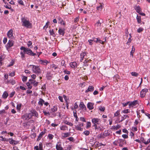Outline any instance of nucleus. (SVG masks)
<instances>
[{"label": "nucleus", "instance_id": "obj_1", "mask_svg": "<svg viewBox=\"0 0 150 150\" xmlns=\"http://www.w3.org/2000/svg\"><path fill=\"white\" fill-rule=\"evenodd\" d=\"M21 50H23V51L20 52V54L21 55V58L23 59H24L25 57V54H26L30 56H34L36 55V53H33L32 50L30 49L25 48V47L22 46L20 48Z\"/></svg>", "mask_w": 150, "mask_h": 150}, {"label": "nucleus", "instance_id": "obj_2", "mask_svg": "<svg viewBox=\"0 0 150 150\" xmlns=\"http://www.w3.org/2000/svg\"><path fill=\"white\" fill-rule=\"evenodd\" d=\"M22 25L27 28H31L32 24L28 20H27V18L22 17L21 19Z\"/></svg>", "mask_w": 150, "mask_h": 150}, {"label": "nucleus", "instance_id": "obj_3", "mask_svg": "<svg viewBox=\"0 0 150 150\" xmlns=\"http://www.w3.org/2000/svg\"><path fill=\"white\" fill-rule=\"evenodd\" d=\"M30 66H32V70L33 73L37 75H40L41 74V70L38 66L30 65Z\"/></svg>", "mask_w": 150, "mask_h": 150}, {"label": "nucleus", "instance_id": "obj_4", "mask_svg": "<svg viewBox=\"0 0 150 150\" xmlns=\"http://www.w3.org/2000/svg\"><path fill=\"white\" fill-rule=\"evenodd\" d=\"M100 121V119L97 118H93L92 120V122L94 125L93 126V127H95V129H99L101 130V128L100 127H97V124H99V122Z\"/></svg>", "mask_w": 150, "mask_h": 150}, {"label": "nucleus", "instance_id": "obj_5", "mask_svg": "<svg viewBox=\"0 0 150 150\" xmlns=\"http://www.w3.org/2000/svg\"><path fill=\"white\" fill-rule=\"evenodd\" d=\"M56 148L57 150H64V149L62 146V143L59 141L57 142L56 145Z\"/></svg>", "mask_w": 150, "mask_h": 150}, {"label": "nucleus", "instance_id": "obj_6", "mask_svg": "<svg viewBox=\"0 0 150 150\" xmlns=\"http://www.w3.org/2000/svg\"><path fill=\"white\" fill-rule=\"evenodd\" d=\"M14 41L12 40H9L6 45V47L7 50L9 49L11 47L13 46L14 45Z\"/></svg>", "mask_w": 150, "mask_h": 150}, {"label": "nucleus", "instance_id": "obj_7", "mask_svg": "<svg viewBox=\"0 0 150 150\" xmlns=\"http://www.w3.org/2000/svg\"><path fill=\"white\" fill-rule=\"evenodd\" d=\"M83 123H80L78 125L75 126V129L76 130L80 131H82L83 130V128L81 127L83 126Z\"/></svg>", "mask_w": 150, "mask_h": 150}, {"label": "nucleus", "instance_id": "obj_8", "mask_svg": "<svg viewBox=\"0 0 150 150\" xmlns=\"http://www.w3.org/2000/svg\"><path fill=\"white\" fill-rule=\"evenodd\" d=\"M148 91V89L147 88L143 89L140 92V96L142 98H144L146 95L147 92Z\"/></svg>", "mask_w": 150, "mask_h": 150}, {"label": "nucleus", "instance_id": "obj_9", "mask_svg": "<svg viewBox=\"0 0 150 150\" xmlns=\"http://www.w3.org/2000/svg\"><path fill=\"white\" fill-rule=\"evenodd\" d=\"M13 33V30L12 29H11L7 33V35L8 37L11 39H13L14 38Z\"/></svg>", "mask_w": 150, "mask_h": 150}, {"label": "nucleus", "instance_id": "obj_10", "mask_svg": "<svg viewBox=\"0 0 150 150\" xmlns=\"http://www.w3.org/2000/svg\"><path fill=\"white\" fill-rule=\"evenodd\" d=\"M139 102L138 100H134L132 102H130V103L129 104V108L131 107H133L134 106L136 105L137 104H138Z\"/></svg>", "mask_w": 150, "mask_h": 150}, {"label": "nucleus", "instance_id": "obj_11", "mask_svg": "<svg viewBox=\"0 0 150 150\" xmlns=\"http://www.w3.org/2000/svg\"><path fill=\"white\" fill-rule=\"evenodd\" d=\"M108 133H101L97 136V138L98 139H100L101 138H104L107 137L108 135L107 134Z\"/></svg>", "mask_w": 150, "mask_h": 150}, {"label": "nucleus", "instance_id": "obj_12", "mask_svg": "<svg viewBox=\"0 0 150 150\" xmlns=\"http://www.w3.org/2000/svg\"><path fill=\"white\" fill-rule=\"evenodd\" d=\"M79 107L83 111H86V108L83 102H80L79 105Z\"/></svg>", "mask_w": 150, "mask_h": 150}, {"label": "nucleus", "instance_id": "obj_13", "mask_svg": "<svg viewBox=\"0 0 150 150\" xmlns=\"http://www.w3.org/2000/svg\"><path fill=\"white\" fill-rule=\"evenodd\" d=\"M45 130L46 131V129H44V131H42L40 133L39 135L38 136V138L37 139V141H39L41 139V138L42 137L43 135L45 134L46 132L45 131Z\"/></svg>", "mask_w": 150, "mask_h": 150}, {"label": "nucleus", "instance_id": "obj_14", "mask_svg": "<svg viewBox=\"0 0 150 150\" xmlns=\"http://www.w3.org/2000/svg\"><path fill=\"white\" fill-rule=\"evenodd\" d=\"M57 19L58 21V23H59L63 25H65V23L61 17L59 16L57 18Z\"/></svg>", "mask_w": 150, "mask_h": 150}, {"label": "nucleus", "instance_id": "obj_15", "mask_svg": "<svg viewBox=\"0 0 150 150\" xmlns=\"http://www.w3.org/2000/svg\"><path fill=\"white\" fill-rule=\"evenodd\" d=\"M94 105L93 103L89 102L88 103L87 105V107L90 110H91L94 108Z\"/></svg>", "mask_w": 150, "mask_h": 150}, {"label": "nucleus", "instance_id": "obj_16", "mask_svg": "<svg viewBox=\"0 0 150 150\" xmlns=\"http://www.w3.org/2000/svg\"><path fill=\"white\" fill-rule=\"evenodd\" d=\"M129 117L127 115H125L121 117V120H120V118H118L117 119L119 121V122H122L124 120L126 119V118H129Z\"/></svg>", "mask_w": 150, "mask_h": 150}, {"label": "nucleus", "instance_id": "obj_17", "mask_svg": "<svg viewBox=\"0 0 150 150\" xmlns=\"http://www.w3.org/2000/svg\"><path fill=\"white\" fill-rule=\"evenodd\" d=\"M94 90V87L92 86H89L88 89L85 91V93H86L89 91H93Z\"/></svg>", "mask_w": 150, "mask_h": 150}, {"label": "nucleus", "instance_id": "obj_18", "mask_svg": "<svg viewBox=\"0 0 150 150\" xmlns=\"http://www.w3.org/2000/svg\"><path fill=\"white\" fill-rule=\"evenodd\" d=\"M64 29L59 28L58 30V33L59 35L64 36L65 33Z\"/></svg>", "mask_w": 150, "mask_h": 150}, {"label": "nucleus", "instance_id": "obj_19", "mask_svg": "<svg viewBox=\"0 0 150 150\" xmlns=\"http://www.w3.org/2000/svg\"><path fill=\"white\" fill-rule=\"evenodd\" d=\"M70 65L71 67L75 68L77 67V63L75 62H71L70 63Z\"/></svg>", "mask_w": 150, "mask_h": 150}, {"label": "nucleus", "instance_id": "obj_20", "mask_svg": "<svg viewBox=\"0 0 150 150\" xmlns=\"http://www.w3.org/2000/svg\"><path fill=\"white\" fill-rule=\"evenodd\" d=\"M70 132L64 133L62 134V137L63 138H65L70 136Z\"/></svg>", "mask_w": 150, "mask_h": 150}, {"label": "nucleus", "instance_id": "obj_21", "mask_svg": "<svg viewBox=\"0 0 150 150\" xmlns=\"http://www.w3.org/2000/svg\"><path fill=\"white\" fill-rule=\"evenodd\" d=\"M95 27H97V29L101 28V23L99 20H98L95 24Z\"/></svg>", "mask_w": 150, "mask_h": 150}, {"label": "nucleus", "instance_id": "obj_22", "mask_svg": "<svg viewBox=\"0 0 150 150\" xmlns=\"http://www.w3.org/2000/svg\"><path fill=\"white\" fill-rule=\"evenodd\" d=\"M100 4V5L97 6L96 9L98 11H101L103 8V4L101 3Z\"/></svg>", "mask_w": 150, "mask_h": 150}, {"label": "nucleus", "instance_id": "obj_23", "mask_svg": "<svg viewBox=\"0 0 150 150\" xmlns=\"http://www.w3.org/2000/svg\"><path fill=\"white\" fill-rule=\"evenodd\" d=\"M6 82L7 83H11L12 85H13L14 84H15L16 83V81H15L13 79H10L9 80H7V81H6Z\"/></svg>", "mask_w": 150, "mask_h": 150}, {"label": "nucleus", "instance_id": "obj_24", "mask_svg": "<svg viewBox=\"0 0 150 150\" xmlns=\"http://www.w3.org/2000/svg\"><path fill=\"white\" fill-rule=\"evenodd\" d=\"M60 129L63 131L67 130H68V127L65 125H62L60 127Z\"/></svg>", "mask_w": 150, "mask_h": 150}, {"label": "nucleus", "instance_id": "obj_25", "mask_svg": "<svg viewBox=\"0 0 150 150\" xmlns=\"http://www.w3.org/2000/svg\"><path fill=\"white\" fill-rule=\"evenodd\" d=\"M44 100L41 98H40L38 102V104L40 106H42L44 103Z\"/></svg>", "mask_w": 150, "mask_h": 150}, {"label": "nucleus", "instance_id": "obj_26", "mask_svg": "<svg viewBox=\"0 0 150 150\" xmlns=\"http://www.w3.org/2000/svg\"><path fill=\"white\" fill-rule=\"evenodd\" d=\"M40 62H41L40 63L41 64L45 65H46L48 63H49V62L46 60H40Z\"/></svg>", "mask_w": 150, "mask_h": 150}, {"label": "nucleus", "instance_id": "obj_27", "mask_svg": "<svg viewBox=\"0 0 150 150\" xmlns=\"http://www.w3.org/2000/svg\"><path fill=\"white\" fill-rule=\"evenodd\" d=\"M135 9L136 11L138 13H140L142 12L141 9L139 6H135Z\"/></svg>", "mask_w": 150, "mask_h": 150}, {"label": "nucleus", "instance_id": "obj_28", "mask_svg": "<svg viewBox=\"0 0 150 150\" xmlns=\"http://www.w3.org/2000/svg\"><path fill=\"white\" fill-rule=\"evenodd\" d=\"M120 110H117L115 113L114 114V117H118L119 118L120 116Z\"/></svg>", "mask_w": 150, "mask_h": 150}, {"label": "nucleus", "instance_id": "obj_29", "mask_svg": "<svg viewBox=\"0 0 150 150\" xmlns=\"http://www.w3.org/2000/svg\"><path fill=\"white\" fill-rule=\"evenodd\" d=\"M33 115V116H35V117H37L38 116V113L36 112V111L34 110H33L31 112Z\"/></svg>", "mask_w": 150, "mask_h": 150}, {"label": "nucleus", "instance_id": "obj_30", "mask_svg": "<svg viewBox=\"0 0 150 150\" xmlns=\"http://www.w3.org/2000/svg\"><path fill=\"white\" fill-rule=\"evenodd\" d=\"M50 34L53 36L55 37L56 35L54 33V32L53 29H50L49 31Z\"/></svg>", "mask_w": 150, "mask_h": 150}, {"label": "nucleus", "instance_id": "obj_31", "mask_svg": "<svg viewBox=\"0 0 150 150\" xmlns=\"http://www.w3.org/2000/svg\"><path fill=\"white\" fill-rule=\"evenodd\" d=\"M121 127V126L119 125H117L116 126H113L112 127V129H114L117 130L119 129Z\"/></svg>", "mask_w": 150, "mask_h": 150}, {"label": "nucleus", "instance_id": "obj_32", "mask_svg": "<svg viewBox=\"0 0 150 150\" xmlns=\"http://www.w3.org/2000/svg\"><path fill=\"white\" fill-rule=\"evenodd\" d=\"M8 96V94L6 91H5L2 95L4 99L6 98Z\"/></svg>", "mask_w": 150, "mask_h": 150}, {"label": "nucleus", "instance_id": "obj_33", "mask_svg": "<svg viewBox=\"0 0 150 150\" xmlns=\"http://www.w3.org/2000/svg\"><path fill=\"white\" fill-rule=\"evenodd\" d=\"M136 18L138 23H139L141 22V16H137Z\"/></svg>", "mask_w": 150, "mask_h": 150}, {"label": "nucleus", "instance_id": "obj_34", "mask_svg": "<svg viewBox=\"0 0 150 150\" xmlns=\"http://www.w3.org/2000/svg\"><path fill=\"white\" fill-rule=\"evenodd\" d=\"M64 123L70 126H72L73 125V124L71 122H69L67 120H65L64 122Z\"/></svg>", "mask_w": 150, "mask_h": 150}, {"label": "nucleus", "instance_id": "obj_35", "mask_svg": "<svg viewBox=\"0 0 150 150\" xmlns=\"http://www.w3.org/2000/svg\"><path fill=\"white\" fill-rule=\"evenodd\" d=\"M86 54L84 53H81L80 54L81 56V59H80V61L81 62H82V60H83V59L84 56L86 55Z\"/></svg>", "mask_w": 150, "mask_h": 150}, {"label": "nucleus", "instance_id": "obj_36", "mask_svg": "<svg viewBox=\"0 0 150 150\" xmlns=\"http://www.w3.org/2000/svg\"><path fill=\"white\" fill-rule=\"evenodd\" d=\"M57 107L56 106H53V108L51 109V110L52 112H55L57 110Z\"/></svg>", "mask_w": 150, "mask_h": 150}, {"label": "nucleus", "instance_id": "obj_37", "mask_svg": "<svg viewBox=\"0 0 150 150\" xmlns=\"http://www.w3.org/2000/svg\"><path fill=\"white\" fill-rule=\"evenodd\" d=\"M129 37L128 38V40L127 42V44L128 45H130V43L131 42L132 40L131 39V38L132 37V36L131 34H129Z\"/></svg>", "mask_w": 150, "mask_h": 150}, {"label": "nucleus", "instance_id": "obj_38", "mask_svg": "<svg viewBox=\"0 0 150 150\" xmlns=\"http://www.w3.org/2000/svg\"><path fill=\"white\" fill-rule=\"evenodd\" d=\"M135 50V49L133 46H132V50L130 52V55L133 57V54L134 53Z\"/></svg>", "mask_w": 150, "mask_h": 150}, {"label": "nucleus", "instance_id": "obj_39", "mask_svg": "<svg viewBox=\"0 0 150 150\" xmlns=\"http://www.w3.org/2000/svg\"><path fill=\"white\" fill-rule=\"evenodd\" d=\"M4 82L5 83H7L6 82V81H7V80H8V75L7 74H6L4 75Z\"/></svg>", "mask_w": 150, "mask_h": 150}, {"label": "nucleus", "instance_id": "obj_40", "mask_svg": "<svg viewBox=\"0 0 150 150\" xmlns=\"http://www.w3.org/2000/svg\"><path fill=\"white\" fill-rule=\"evenodd\" d=\"M21 106L22 104L21 103L18 104L16 106V109L19 110H20Z\"/></svg>", "mask_w": 150, "mask_h": 150}, {"label": "nucleus", "instance_id": "obj_41", "mask_svg": "<svg viewBox=\"0 0 150 150\" xmlns=\"http://www.w3.org/2000/svg\"><path fill=\"white\" fill-rule=\"evenodd\" d=\"M140 119H137L135 120L134 122V126H136L139 123V120Z\"/></svg>", "mask_w": 150, "mask_h": 150}, {"label": "nucleus", "instance_id": "obj_42", "mask_svg": "<svg viewBox=\"0 0 150 150\" xmlns=\"http://www.w3.org/2000/svg\"><path fill=\"white\" fill-rule=\"evenodd\" d=\"M48 137L49 139L51 140L53 139L54 136L53 134H49L48 135Z\"/></svg>", "mask_w": 150, "mask_h": 150}, {"label": "nucleus", "instance_id": "obj_43", "mask_svg": "<svg viewBox=\"0 0 150 150\" xmlns=\"http://www.w3.org/2000/svg\"><path fill=\"white\" fill-rule=\"evenodd\" d=\"M72 145H68L66 147L65 150H71L72 149Z\"/></svg>", "mask_w": 150, "mask_h": 150}, {"label": "nucleus", "instance_id": "obj_44", "mask_svg": "<svg viewBox=\"0 0 150 150\" xmlns=\"http://www.w3.org/2000/svg\"><path fill=\"white\" fill-rule=\"evenodd\" d=\"M79 16L75 18L74 20V23H76L79 21Z\"/></svg>", "mask_w": 150, "mask_h": 150}, {"label": "nucleus", "instance_id": "obj_45", "mask_svg": "<svg viewBox=\"0 0 150 150\" xmlns=\"http://www.w3.org/2000/svg\"><path fill=\"white\" fill-rule=\"evenodd\" d=\"M26 85L29 89H31L32 88V86L30 84V83L29 82H27L26 83Z\"/></svg>", "mask_w": 150, "mask_h": 150}, {"label": "nucleus", "instance_id": "obj_46", "mask_svg": "<svg viewBox=\"0 0 150 150\" xmlns=\"http://www.w3.org/2000/svg\"><path fill=\"white\" fill-rule=\"evenodd\" d=\"M131 74L132 76H137L138 75V74L135 72H131Z\"/></svg>", "mask_w": 150, "mask_h": 150}, {"label": "nucleus", "instance_id": "obj_47", "mask_svg": "<svg viewBox=\"0 0 150 150\" xmlns=\"http://www.w3.org/2000/svg\"><path fill=\"white\" fill-rule=\"evenodd\" d=\"M90 133V132L89 131L86 130L83 132V134H84L86 136H88L89 135Z\"/></svg>", "mask_w": 150, "mask_h": 150}, {"label": "nucleus", "instance_id": "obj_48", "mask_svg": "<svg viewBox=\"0 0 150 150\" xmlns=\"http://www.w3.org/2000/svg\"><path fill=\"white\" fill-rule=\"evenodd\" d=\"M86 128H88L90 127H91V124L90 122H87L86 123Z\"/></svg>", "mask_w": 150, "mask_h": 150}, {"label": "nucleus", "instance_id": "obj_49", "mask_svg": "<svg viewBox=\"0 0 150 150\" xmlns=\"http://www.w3.org/2000/svg\"><path fill=\"white\" fill-rule=\"evenodd\" d=\"M122 112L125 114H127L130 112V110L128 109H127L123 110Z\"/></svg>", "mask_w": 150, "mask_h": 150}, {"label": "nucleus", "instance_id": "obj_50", "mask_svg": "<svg viewBox=\"0 0 150 150\" xmlns=\"http://www.w3.org/2000/svg\"><path fill=\"white\" fill-rule=\"evenodd\" d=\"M8 139V141H9V142L10 144H13V142H14V140L13 139Z\"/></svg>", "mask_w": 150, "mask_h": 150}, {"label": "nucleus", "instance_id": "obj_51", "mask_svg": "<svg viewBox=\"0 0 150 150\" xmlns=\"http://www.w3.org/2000/svg\"><path fill=\"white\" fill-rule=\"evenodd\" d=\"M144 30V29L142 28H138L137 30V32L139 33H140L142 32Z\"/></svg>", "mask_w": 150, "mask_h": 150}, {"label": "nucleus", "instance_id": "obj_52", "mask_svg": "<svg viewBox=\"0 0 150 150\" xmlns=\"http://www.w3.org/2000/svg\"><path fill=\"white\" fill-rule=\"evenodd\" d=\"M49 21H48L46 23V24L45 25V26L44 27V29H45H45H46L48 27V26L49 25Z\"/></svg>", "mask_w": 150, "mask_h": 150}, {"label": "nucleus", "instance_id": "obj_53", "mask_svg": "<svg viewBox=\"0 0 150 150\" xmlns=\"http://www.w3.org/2000/svg\"><path fill=\"white\" fill-rule=\"evenodd\" d=\"M0 138H2V139L1 140L2 141H8V139H6V138H4L2 136H1L0 137Z\"/></svg>", "mask_w": 150, "mask_h": 150}, {"label": "nucleus", "instance_id": "obj_54", "mask_svg": "<svg viewBox=\"0 0 150 150\" xmlns=\"http://www.w3.org/2000/svg\"><path fill=\"white\" fill-rule=\"evenodd\" d=\"M39 149H43L42 143V142H40L39 144Z\"/></svg>", "mask_w": 150, "mask_h": 150}, {"label": "nucleus", "instance_id": "obj_55", "mask_svg": "<svg viewBox=\"0 0 150 150\" xmlns=\"http://www.w3.org/2000/svg\"><path fill=\"white\" fill-rule=\"evenodd\" d=\"M27 79V76H23L22 78V81L23 82H25L26 81Z\"/></svg>", "mask_w": 150, "mask_h": 150}, {"label": "nucleus", "instance_id": "obj_56", "mask_svg": "<svg viewBox=\"0 0 150 150\" xmlns=\"http://www.w3.org/2000/svg\"><path fill=\"white\" fill-rule=\"evenodd\" d=\"M68 139L70 141L72 142H74V138L73 137H69L68 138Z\"/></svg>", "mask_w": 150, "mask_h": 150}, {"label": "nucleus", "instance_id": "obj_57", "mask_svg": "<svg viewBox=\"0 0 150 150\" xmlns=\"http://www.w3.org/2000/svg\"><path fill=\"white\" fill-rule=\"evenodd\" d=\"M80 120L82 121L83 122H86V120L85 118L83 117H81L80 118Z\"/></svg>", "mask_w": 150, "mask_h": 150}, {"label": "nucleus", "instance_id": "obj_58", "mask_svg": "<svg viewBox=\"0 0 150 150\" xmlns=\"http://www.w3.org/2000/svg\"><path fill=\"white\" fill-rule=\"evenodd\" d=\"M18 2L19 3V4H21V5H23V6L24 5V3H23V1L21 0H18Z\"/></svg>", "mask_w": 150, "mask_h": 150}, {"label": "nucleus", "instance_id": "obj_59", "mask_svg": "<svg viewBox=\"0 0 150 150\" xmlns=\"http://www.w3.org/2000/svg\"><path fill=\"white\" fill-rule=\"evenodd\" d=\"M74 116L75 118L78 117L76 113V110H75L73 111Z\"/></svg>", "mask_w": 150, "mask_h": 150}, {"label": "nucleus", "instance_id": "obj_60", "mask_svg": "<svg viewBox=\"0 0 150 150\" xmlns=\"http://www.w3.org/2000/svg\"><path fill=\"white\" fill-rule=\"evenodd\" d=\"M99 109L101 111H104L105 109V107H102V106L100 107Z\"/></svg>", "mask_w": 150, "mask_h": 150}, {"label": "nucleus", "instance_id": "obj_61", "mask_svg": "<svg viewBox=\"0 0 150 150\" xmlns=\"http://www.w3.org/2000/svg\"><path fill=\"white\" fill-rule=\"evenodd\" d=\"M15 91H13L11 92L9 95V97L10 98H12L13 96L15 94Z\"/></svg>", "mask_w": 150, "mask_h": 150}, {"label": "nucleus", "instance_id": "obj_62", "mask_svg": "<svg viewBox=\"0 0 150 150\" xmlns=\"http://www.w3.org/2000/svg\"><path fill=\"white\" fill-rule=\"evenodd\" d=\"M136 112L137 113V117L138 118V119H140V118L141 117V115H140V112L138 111H137Z\"/></svg>", "mask_w": 150, "mask_h": 150}, {"label": "nucleus", "instance_id": "obj_63", "mask_svg": "<svg viewBox=\"0 0 150 150\" xmlns=\"http://www.w3.org/2000/svg\"><path fill=\"white\" fill-rule=\"evenodd\" d=\"M140 142H142L143 143L145 144V142L146 141L144 140V138L143 137H141L140 139Z\"/></svg>", "mask_w": 150, "mask_h": 150}, {"label": "nucleus", "instance_id": "obj_64", "mask_svg": "<svg viewBox=\"0 0 150 150\" xmlns=\"http://www.w3.org/2000/svg\"><path fill=\"white\" fill-rule=\"evenodd\" d=\"M149 143H150V138L148 139L147 141H145V144L146 145L148 144Z\"/></svg>", "mask_w": 150, "mask_h": 150}]
</instances>
